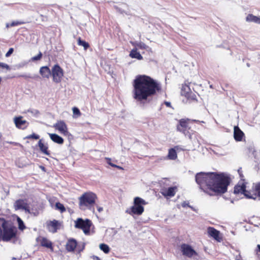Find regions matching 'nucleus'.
<instances>
[{
  "label": "nucleus",
  "instance_id": "4",
  "mask_svg": "<svg viewBox=\"0 0 260 260\" xmlns=\"http://www.w3.org/2000/svg\"><path fill=\"white\" fill-rule=\"evenodd\" d=\"M198 121L194 120H191L188 118H182L179 120L178 124L177 125V131L183 134L185 136L191 138L195 131L192 129V125L193 122Z\"/></svg>",
  "mask_w": 260,
  "mask_h": 260
},
{
  "label": "nucleus",
  "instance_id": "24",
  "mask_svg": "<svg viewBox=\"0 0 260 260\" xmlns=\"http://www.w3.org/2000/svg\"><path fill=\"white\" fill-rule=\"evenodd\" d=\"M245 196L249 199H256L255 185L249 190H246Z\"/></svg>",
  "mask_w": 260,
  "mask_h": 260
},
{
  "label": "nucleus",
  "instance_id": "18",
  "mask_svg": "<svg viewBox=\"0 0 260 260\" xmlns=\"http://www.w3.org/2000/svg\"><path fill=\"white\" fill-rule=\"evenodd\" d=\"M39 73L44 79H49L51 74V70L48 66L41 67L39 70Z\"/></svg>",
  "mask_w": 260,
  "mask_h": 260
},
{
  "label": "nucleus",
  "instance_id": "33",
  "mask_svg": "<svg viewBox=\"0 0 260 260\" xmlns=\"http://www.w3.org/2000/svg\"><path fill=\"white\" fill-rule=\"evenodd\" d=\"M42 53L41 52H40L39 53L32 57L31 58V60L32 61H35L37 60H40L42 58Z\"/></svg>",
  "mask_w": 260,
  "mask_h": 260
},
{
  "label": "nucleus",
  "instance_id": "47",
  "mask_svg": "<svg viewBox=\"0 0 260 260\" xmlns=\"http://www.w3.org/2000/svg\"><path fill=\"white\" fill-rule=\"evenodd\" d=\"M103 210V208L102 207H98V210L99 212H101V211H102Z\"/></svg>",
  "mask_w": 260,
  "mask_h": 260
},
{
  "label": "nucleus",
  "instance_id": "3",
  "mask_svg": "<svg viewBox=\"0 0 260 260\" xmlns=\"http://www.w3.org/2000/svg\"><path fill=\"white\" fill-rule=\"evenodd\" d=\"M97 199L98 197L95 193L91 191L84 192L79 198L80 209L83 210L88 209L94 211V206Z\"/></svg>",
  "mask_w": 260,
  "mask_h": 260
},
{
  "label": "nucleus",
  "instance_id": "13",
  "mask_svg": "<svg viewBox=\"0 0 260 260\" xmlns=\"http://www.w3.org/2000/svg\"><path fill=\"white\" fill-rule=\"evenodd\" d=\"M61 223L58 220L53 219L46 222V227L48 231L52 233H55L60 229Z\"/></svg>",
  "mask_w": 260,
  "mask_h": 260
},
{
  "label": "nucleus",
  "instance_id": "40",
  "mask_svg": "<svg viewBox=\"0 0 260 260\" xmlns=\"http://www.w3.org/2000/svg\"><path fill=\"white\" fill-rule=\"evenodd\" d=\"M238 172L240 175L241 179L244 180V176L243 174H242V171L241 168L238 169Z\"/></svg>",
  "mask_w": 260,
  "mask_h": 260
},
{
  "label": "nucleus",
  "instance_id": "11",
  "mask_svg": "<svg viewBox=\"0 0 260 260\" xmlns=\"http://www.w3.org/2000/svg\"><path fill=\"white\" fill-rule=\"evenodd\" d=\"M180 251L183 255L188 258L198 255V253L189 244L183 243L180 245Z\"/></svg>",
  "mask_w": 260,
  "mask_h": 260
},
{
  "label": "nucleus",
  "instance_id": "44",
  "mask_svg": "<svg viewBox=\"0 0 260 260\" xmlns=\"http://www.w3.org/2000/svg\"><path fill=\"white\" fill-rule=\"evenodd\" d=\"M0 222H2V223L4 222H7V221L5 218L0 217Z\"/></svg>",
  "mask_w": 260,
  "mask_h": 260
},
{
  "label": "nucleus",
  "instance_id": "27",
  "mask_svg": "<svg viewBox=\"0 0 260 260\" xmlns=\"http://www.w3.org/2000/svg\"><path fill=\"white\" fill-rule=\"evenodd\" d=\"M167 157L170 160H175L177 158V154L175 148H172L169 150Z\"/></svg>",
  "mask_w": 260,
  "mask_h": 260
},
{
  "label": "nucleus",
  "instance_id": "31",
  "mask_svg": "<svg viewBox=\"0 0 260 260\" xmlns=\"http://www.w3.org/2000/svg\"><path fill=\"white\" fill-rule=\"evenodd\" d=\"M256 199L258 198L260 199V183L255 185Z\"/></svg>",
  "mask_w": 260,
  "mask_h": 260
},
{
  "label": "nucleus",
  "instance_id": "32",
  "mask_svg": "<svg viewBox=\"0 0 260 260\" xmlns=\"http://www.w3.org/2000/svg\"><path fill=\"white\" fill-rule=\"evenodd\" d=\"M17 222L19 229L21 230H23L25 228V226L23 223V221L19 217H17Z\"/></svg>",
  "mask_w": 260,
  "mask_h": 260
},
{
  "label": "nucleus",
  "instance_id": "14",
  "mask_svg": "<svg viewBox=\"0 0 260 260\" xmlns=\"http://www.w3.org/2000/svg\"><path fill=\"white\" fill-rule=\"evenodd\" d=\"M14 208L16 210L22 209L24 210L25 212L29 214H31V212L29 209L28 204L25 202L23 200L19 199L15 201L14 205Z\"/></svg>",
  "mask_w": 260,
  "mask_h": 260
},
{
  "label": "nucleus",
  "instance_id": "25",
  "mask_svg": "<svg viewBox=\"0 0 260 260\" xmlns=\"http://www.w3.org/2000/svg\"><path fill=\"white\" fill-rule=\"evenodd\" d=\"M51 139L55 143L59 144H62L63 143L64 140L62 138L58 136L56 134H49Z\"/></svg>",
  "mask_w": 260,
  "mask_h": 260
},
{
  "label": "nucleus",
  "instance_id": "43",
  "mask_svg": "<svg viewBox=\"0 0 260 260\" xmlns=\"http://www.w3.org/2000/svg\"><path fill=\"white\" fill-rule=\"evenodd\" d=\"M18 77H19L24 78L25 79L32 78V77L31 76H30V75H20Z\"/></svg>",
  "mask_w": 260,
  "mask_h": 260
},
{
  "label": "nucleus",
  "instance_id": "1",
  "mask_svg": "<svg viewBox=\"0 0 260 260\" xmlns=\"http://www.w3.org/2000/svg\"><path fill=\"white\" fill-rule=\"evenodd\" d=\"M230 180V178L223 173L200 172L196 175V181L200 188L210 196L226 192Z\"/></svg>",
  "mask_w": 260,
  "mask_h": 260
},
{
  "label": "nucleus",
  "instance_id": "50",
  "mask_svg": "<svg viewBox=\"0 0 260 260\" xmlns=\"http://www.w3.org/2000/svg\"><path fill=\"white\" fill-rule=\"evenodd\" d=\"M186 205H188V204H186L185 202H184L183 203H182V206L183 207H185Z\"/></svg>",
  "mask_w": 260,
  "mask_h": 260
},
{
  "label": "nucleus",
  "instance_id": "12",
  "mask_svg": "<svg viewBox=\"0 0 260 260\" xmlns=\"http://www.w3.org/2000/svg\"><path fill=\"white\" fill-rule=\"evenodd\" d=\"M36 242L41 246L49 249L51 252L54 251L53 243L47 238L39 236L36 238Z\"/></svg>",
  "mask_w": 260,
  "mask_h": 260
},
{
  "label": "nucleus",
  "instance_id": "34",
  "mask_svg": "<svg viewBox=\"0 0 260 260\" xmlns=\"http://www.w3.org/2000/svg\"><path fill=\"white\" fill-rule=\"evenodd\" d=\"M25 23V22L22 21H14L10 23V26H12V27L23 24Z\"/></svg>",
  "mask_w": 260,
  "mask_h": 260
},
{
  "label": "nucleus",
  "instance_id": "42",
  "mask_svg": "<svg viewBox=\"0 0 260 260\" xmlns=\"http://www.w3.org/2000/svg\"><path fill=\"white\" fill-rule=\"evenodd\" d=\"M106 159L108 160L107 162L109 165H110L112 167L116 168V165H115L111 162V158H107Z\"/></svg>",
  "mask_w": 260,
  "mask_h": 260
},
{
  "label": "nucleus",
  "instance_id": "52",
  "mask_svg": "<svg viewBox=\"0 0 260 260\" xmlns=\"http://www.w3.org/2000/svg\"><path fill=\"white\" fill-rule=\"evenodd\" d=\"M236 260H241V259H238V257L237 256V257H236Z\"/></svg>",
  "mask_w": 260,
  "mask_h": 260
},
{
  "label": "nucleus",
  "instance_id": "35",
  "mask_svg": "<svg viewBox=\"0 0 260 260\" xmlns=\"http://www.w3.org/2000/svg\"><path fill=\"white\" fill-rule=\"evenodd\" d=\"M39 138H40V137L38 135L33 133L31 135H28L27 136H26L25 138L27 139H35V140H38L39 139Z\"/></svg>",
  "mask_w": 260,
  "mask_h": 260
},
{
  "label": "nucleus",
  "instance_id": "2",
  "mask_svg": "<svg viewBox=\"0 0 260 260\" xmlns=\"http://www.w3.org/2000/svg\"><path fill=\"white\" fill-rule=\"evenodd\" d=\"M133 97L137 102L144 103L150 100L157 93L161 92V84L145 75H137L133 82Z\"/></svg>",
  "mask_w": 260,
  "mask_h": 260
},
{
  "label": "nucleus",
  "instance_id": "20",
  "mask_svg": "<svg viewBox=\"0 0 260 260\" xmlns=\"http://www.w3.org/2000/svg\"><path fill=\"white\" fill-rule=\"evenodd\" d=\"M244 136V133L238 126L234 127V137L236 141H241Z\"/></svg>",
  "mask_w": 260,
  "mask_h": 260
},
{
  "label": "nucleus",
  "instance_id": "7",
  "mask_svg": "<svg viewBox=\"0 0 260 260\" xmlns=\"http://www.w3.org/2000/svg\"><path fill=\"white\" fill-rule=\"evenodd\" d=\"M190 84V82L187 81H186L182 84L181 91V95L184 96L189 103H197L198 101L197 95L191 91L189 87Z\"/></svg>",
  "mask_w": 260,
  "mask_h": 260
},
{
  "label": "nucleus",
  "instance_id": "53",
  "mask_svg": "<svg viewBox=\"0 0 260 260\" xmlns=\"http://www.w3.org/2000/svg\"><path fill=\"white\" fill-rule=\"evenodd\" d=\"M44 169H45V168L44 167H42V169L44 170Z\"/></svg>",
  "mask_w": 260,
  "mask_h": 260
},
{
  "label": "nucleus",
  "instance_id": "22",
  "mask_svg": "<svg viewBox=\"0 0 260 260\" xmlns=\"http://www.w3.org/2000/svg\"><path fill=\"white\" fill-rule=\"evenodd\" d=\"M38 146L39 147V148L41 150V151L48 155L50 156V151L48 150V147L47 145L44 144L42 140H40L38 142Z\"/></svg>",
  "mask_w": 260,
  "mask_h": 260
},
{
  "label": "nucleus",
  "instance_id": "46",
  "mask_svg": "<svg viewBox=\"0 0 260 260\" xmlns=\"http://www.w3.org/2000/svg\"><path fill=\"white\" fill-rule=\"evenodd\" d=\"M93 258L94 260H101L100 258L97 256H93Z\"/></svg>",
  "mask_w": 260,
  "mask_h": 260
},
{
  "label": "nucleus",
  "instance_id": "10",
  "mask_svg": "<svg viewBox=\"0 0 260 260\" xmlns=\"http://www.w3.org/2000/svg\"><path fill=\"white\" fill-rule=\"evenodd\" d=\"M65 247L68 252H74L76 249L78 253H80L84 250L85 245L84 243L81 245H78L77 241L75 239L70 238L68 240Z\"/></svg>",
  "mask_w": 260,
  "mask_h": 260
},
{
  "label": "nucleus",
  "instance_id": "45",
  "mask_svg": "<svg viewBox=\"0 0 260 260\" xmlns=\"http://www.w3.org/2000/svg\"><path fill=\"white\" fill-rule=\"evenodd\" d=\"M165 104L168 107H171V103L169 102H165Z\"/></svg>",
  "mask_w": 260,
  "mask_h": 260
},
{
  "label": "nucleus",
  "instance_id": "17",
  "mask_svg": "<svg viewBox=\"0 0 260 260\" xmlns=\"http://www.w3.org/2000/svg\"><path fill=\"white\" fill-rule=\"evenodd\" d=\"M15 124L18 128L24 129L28 126V122L22 120V117H16L14 118Z\"/></svg>",
  "mask_w": 260,
  "mask_h": 260
},
{
  "label": "nucleus",
  "instance_id": "39",
  "mask_svg": "<svg viewBox=\"0 0 260 260\" xmlns=\"http://www.w3.org/2000/svg\"><path fill=\"white\" fill-rule=\"evenodd\" d=\"M13 51L14 49L13 48H10L9 51L6 53L5 55L6 57H9L13 53Z\"/></svg>",
  "mask_w": 260,
  "mask_h": 260
},
{
  "label": "nucleus",
  "instance_id": "37",
  "mask_svg": "<svg viewBox=\"0 0 260 260\" xmlns=\"http://www.w3.org/2000/svg\"><path fill=\"white\" fill-rule=\"evenodd\" d=\"M136 46L138 48H139V49H145L147 47L146 45H145L143 43H137V44H136Z\"/></svg>",
  "mask_w": 260,
  "mask_h": 260
},
{
  "label": "nucleus",
  "instance_id": "41",
  "mask_svg": "<svg viewBox=\"0 0 260 260\" xmlns=\"http://www.w3.org/2000/svg\"><path fill=\"white\" fill-rule=\"evenodd\" d=\"M106 159L108 160L107 162L109 165H110L112 167L116 168V165H115L111 162V158H107Z\"/></svg>",
  "mask_w": 260,
  "mask_h": 260
},
{
  "label": "nucleus",
  "instance_id": "48",
  "mask_svg": "<svg viewBox=\"0 0 260 260\" xmlns=\"http://www.w3.org/2000/svg\"><path fill=\"white\" fill-rule=\"evenodd\" d=\"M6 26L8 28L10 27H12V26H10V23H7Z\"/></svg>",
  "mask_w": 260,
  "mask_h": 260
},
{
  "label": "nucleus",
  "instance_id": "49",
  "mask_svg": "<svg viewBox=\"0 0 260 260\" xmlns=\"http://www.w3.org/2000/svg\"><path fill=\"white\" fill-rule=\"evenodd\" d=\"M116 168H117V169H120V170H122L123 169V168L121 167L117 166V165H116Z\"/></svg>",
  "mask_w": 260,
  "mask_h": 260
},
{
  "label": "nucleus",
  "instance_id": "6",
  "mask_svg": "<svg viewBox=\"0 0 260 260\" xmlns=\"http://www.w3.org/2000/svg\"><path fill=\"white\" fill-rule=\"evenodd\" d=\"M146 201L140 197H136L134 200V205L127 209L125 212L132 216L134 215H141L144 211V206L146 205Z\"/></svg>",
  "mask_w": 260,
  "mask_h": 260
},
{
  "label": "nucleus",
  "instance_id": "21",
  "mask_svg": "<svg viewBox=\"0 0 260 260\" xmlns=\"http://www.w3.org/2000/svg\"><path fill=\"white\" fill-rule=\"evenodd\" d=\"M246 190L245 183L243 182L241 185L237 184L235 186L234 192L235 194L241 193L245 195Z\"/></svg>",
  "mask_w": 260,
  "mask_h": 260
},
{
  "label": "nucleus",
  "instance_id": "16",
  "mask_svg": "<svg viewBox=\"0 0 260 260\" xmlns=\"http://www.w3.org/2000/svg\"><path fill=\"white\" fill-rule=\"evenodd\" d=\"M54 127L63 134L68 133V127L66 123L63 120H58L54 125Z\"/></svg>",
  "mask_w": 260,
  "mask_h": 260
},
{
  "label": "nucleus",
  "instance_id": "26",
  "mask_svg": "<svg viewBox=\"0 0 260 260\" xmlns=\"http://www.w3.org/2000/svg\"><path fill=\"white\" fill-rule=\"evenodd\" d=\"M246 20L248 22H253L257 24H260V17L254 16L251 14H249L247 16Z\"/></svg>",
  "mask_w": 260,
  "mask_h": 260
},
{
  "label": "nucleus",
  "instance_id": "15",
  "mask_svg": "<svg viewBox=\"0 0 260 260\" xmlns=\"http://www.w3.org/2000/svg\"><path fill=\"white\" fill-rule=\"evenodd\" d=\"M207 233L209 237L213 238L217 242H221L222 238L220 232L213 227L209 226L207 228Z\"/></svg>",
  "mask_w": 260,
  "mask_h": 260
},
{
  "label": "nucleus",
  "instance_id": "19",
  "mask_svg": "<svg viewBox=\"0 0 260 260\" xmlns=\"http://www.w3.org/2000/svg\"><path fill=\"white\" fill-rule=\"evenodd\" d=\"M177 190V187L173 186L163 189L161 193L165 197H173L175 195Z\"/></svg>",
  "mask_w": 260,
  "mask_h": 260
},
{
  "label": "nucleus",
  "instance_id": "29",
  "mask_svg": "<svg viewBox=\"0 0 260 260\" xmlns=\"http://www.w3.org/2000/svg\"><path fill=\"white\" fill-rule=\"evenodd\" d=\"M55 209L60 211L61 213L66 212V209L63 205L60 202H57L55 204Z\"/></svg>",
  "mask_w": 260,
  "mask_h": 260
},
{
  "label": "nucleus",
  "instance_id": "5",
  "mask_svg": "<svg viewBox=\"0 0 260 260\" xmlns=\"http://www.w3.org/2000/svg\"><path fill=\"white\" fill-rule=\"evenodd\" d=\"M7 222L2 223L3 231L2 230L1 240L5 242L17 239V228L13 225H7Z\"/></svg>",
  "mask_w": 260,
  "mask_h": 260
},
{
  "label": "nucleus",
  "instance_id": "30",
  "mask_svg": "<svg viewBox=\"0 0 260 260\" xmlns=\"http://www.w3.org/2000/svg\"><path fill=\"white\" fill-rule=\"evenodd\" d=\"M100 248L105 253H108L110 252V248L109 246L106 244H101L100 245Z\"/></svg>",
  "mask_w": 260,
  "mask_h": 260
},
{
  "label": "nucleus",
  "instance_id": "38",
  "mask_svg": "<svg viewBox=\"0 0 260 260\" xmlns=\"http://www.w3.org/2000/svg\"><path fill=\"white\" fill-rule=\"evenodd\" d=\"M1 68L5 69L7 70H10V68L9 65H8L7 64H6L5 63H3V62H0V69Z\"/></svg>",
  "mask_w": 260,
  "mask_h": 260
},
{
  "label": "nucleus",
  "instance_id": "9",
  "mask_svg": "<svg viewBox=\"0 0 260 260\" xmlns=\"http://www.w3.org/2000/svg\"><path fill=\"white\" fill-rule=\"evenodd\" d=\"M64 76L63 69L58 64H54L51 69V76L52 81L55 83H60Z\"/></svg>",
  "mask_w": 260,
  "mask_h": 260
},
{
  "label": "nucleus",
  "instance_id": "36",
  "mask_svg": "<svg viewBox=\"0 0 260 260\" xmlns=\"http://www.w3.org/2000/svg\"><path fill=\"white\" fill-rule=\"evenodd\" d=\"M73 112L74 115H76L78 116H79L81 115V112H80L79 109L77 107H74L73 108Z\"/></svg>",
  "mask_w": 260,
  "mask_h": 260
},
{
  "label": "nucleus",
  "instance_id": "23",
  "mask_svg": "<svg viewBox=\"0 0 260 260\" xmlns=\"http://www.w3.org/2000/svg\"><path fill=\"white\" fill-rule=\"evenodd\" d=\"M129 56L132 58H136L138 60H142L143 56L137 50V48L133 49L129 53Z\"/></svg>",
  "mask_w": 260,
  "mask_h": 260
},
{
  "label": "nucleus",
  "instance_id": "28",
  "mask_svg": "<svg viewBox=\"0 0 260 260\" xmlns=\"http://www.w3.org/2000/svg\"><path fill=\"white\" fill-rule=\"evenodd\" d=\"M77 44L79 46H83L85 50H86L89 47L88 43L82 40L80 37H79L77 39Z\"/></svg>",
  "mask_w": 260,
  "mask_h": 260
},
{
  "label": "nucleus",
  "instance_id": "51",
  "mask_svg": "<svg viewBox=\"0 0 260 260\" xmlns=\"http://www.w3.org/2000/svg\"><path fill=\"white\" fill-rule=\"evenodd\" d=\"M257 248L258 249V251L260 252V245H257Z\"/></svg>",
  "mask_w": 260,
  "mask_h": 260
},
{
  "label": "nucleus",
  "instance_id": "8",
  "mask_svg": "<svg viewBox=\"0 0 260 260\" xmlns=\"http://www.w3.org/2000/svg\"><path fill=\"white\" fill-rule=\"evenodd\" d=\"M91 225L92 222L90 220L88 219L84 220L79 218L75 221V226L77 229L82 230L85 235H89Z\"/></svg>",
  "mask_w": 260,
  "mask_h": 260
}]
</instances>
